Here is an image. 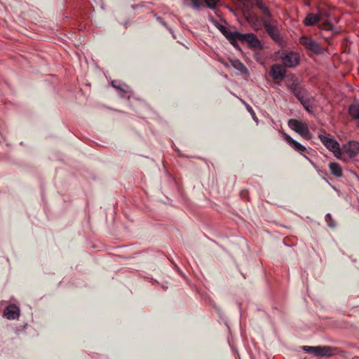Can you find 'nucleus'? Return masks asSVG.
<instances>
[{"label":"nucleus","mask_w":359,"mask_h":359,"mask_svg":"<svg viewBox=\"0 0 359 359\" xmlns=\"http://www.w3.org/2000/svg\"><path fill=\"white\" fill-rule=\"evenodd\" d=\"M233 0V5L227 8L233 13L241 22L245 19L247 22H271V12L268 6L262 0Z\"/></svg>","instance_id":"nucleus-1"},{"label":"nucleus","mask_w":359,"mask_h":359,"mask_svg":"<svg viewBox=\"0 0 359 359\" xmlns=\"http://www.w3.org/2000/svg\"><path fill=\"white\" fill-rule=\"evenodd\" d=\"M214 25L225 36L231 45L238 52L243 50L238 41L246 44L252 50H262L264 48L263 42L253 32L242 33L237 30L231 31L224 24H214Z\"/></svg>","instance_id":"nucleus-2"},{"label":"nucleus","mask_w":359,"mask_h":359,"mask_svg":"<svg viewBox=\"0 0 359 359\" xmlns=\"http://www.w3.org/2000/svg\"><path fill=\"white\" fill-rule=\"evenodd\" d=\"M290 77L291 81L286 82L285 86L290 90V93L294 96L299 102L302 99H306V97L310 95L308 90L301 84L300 81L294 74H290Z\"/></svg>","instance_id":"nucleus-3"},{"label":"nucleus","mask_w":359,"mask_h":359,"mask_svg":"<svg viewBox=\"0 0 359 359\" xmlns=\"http://www.w3.org/2000/svg\"><path fill=\"white\" fill-rule=\"evenodd\" d=\"M306 353L316 357H331L334 355L332 347L329 346H303L301 348Z\"/></svg>","instance_id":"nucleus-4"},{"label":"nucleus","mask_w":359,"mask_h":359,"mask_svg":"<svg viewBox=\"0 0 359 359\" xmlns=\"http://www.w3.org/2000/svg\"><path fill=\"white\" fill-rule=\"evenodd\" d=\"M301 44L305 49L315 55H320L324 53V48L314 39L309 36H303L300 38Z\"/></svg>","instance_id":"nucleus-5"},{"label":"nucleus","mask_w":359,"mask_h":359,"mask_svg":"<svg viewBox=\"0 0 359 359\" xmlns=\"http://www.w3.org/2000/svg\"><path fill=\"white\" fill-rule=\"evenodd\" d=\"M282 136L284 140L297 152L299 154L304 156V158L309 160L312 165H314L313 162L310 160L306 156V154L308 152L307 149L305 146L299 143V142L294 140L290 135H289L285 132L283 131L281 133Z\"/></svg>","instance_id":"nucleus-6"},{"label":"nucleus","mask_w":359,"mask_h":359,"mask_svg":"<svg viewBox=\"0 0 359 359\" xmlns=\"http://www.w3.org/2000/svg\"><path fill=\"white\" fill-rule=\"evenodd\" d=\"M220 0H184L186 4L196 10L208 8L215 10Z\"/></svg>","instance_id":"nucleus-7"},{"label":"nucleus","mask_w":359,"mask_h":359,"mask_svg":"<svg viewBox=\"0 0 359 359\" xmlns=\"http://www.w3.org/2000/svg\"><path fill=\"white\" fill-rule=\"evenodd\" d=\"M284 67L293 68L297 66L300 61L298 53L293 51H283L280 55Z\"/></svg>","instance_id":"nucleus-8"},{"label":"nucleus","mask_w":359,"mask_h":359,"mask_svg":"<svg viewBox=\"0 0 359 359\" xmlns=\"http://www.w3.org/2000/svg\"><path fill=\"white\" fill-rule=\"evenodd\" d=\"M264 30L271 39L280 46H284V41L280 36V29L276 24H263Z\"/></svg>","instance_id":"nucleus-9"},{"label":"nucleus","mask_w":359,"mask_h":359,"mask_svg":"<svg viewBox=\"0 0 359 359\" xmlns=\"http://www.w3.org/2000/svg\"><path fill=\"white\" fill-rule=\"evenodd\" d=\"M318 137L324 146L328 150L333 152L336 157L339 158L338 154H339L341 151L339 142L332 137H327L321 134L318 135Z\"/></svg>","instance_id":"nucleus-10"},{"label":"nucleus","mask_w":359,"mask_h":359,"mask_svg":"<svg viewBox=\"0 0 359 359\" xmlns=\"http://www.w3.org/2000/svg\"><path fill=\"white\" fill-rule=\"evenodd\" d=\"M20 313V307L15 304H8L3 310V316L9 320H18Z\"/></svg>","instance_id":"nucleus-11"},{"label":"nucleus","mask_w":359,"mask_h":359,"mask_svg":"<svg viewBox=\"0 0 359 359\" xmlns=\"http://www.w3.org/2000/svg\"><path fill=\"white\" fill-rule=\"evenodd\" d=\"M341 150L349 158H353L359 154V142L350 140L342 146Z\"/></svg>","instance_id":"nucleus-12"},{"label":"nucleus","mask_w":359,"mask_h":359,"mask_svg":"<svg viewBox=\"0 0 359 359\" xmlns=\"http://www.w3.org/2000/svg\"><path fill=\"white\" fill-rule=\"evenodd\" d=\"M286 69L280 65H273L269 71V75L276 83H279L286 76Z\"/></svg>","instance_id":"nucleus-13"},{"label":"nucleus","mask_w":359,"mask_h":359,"mask_svg":"<svg viewBox=\"0 0 359 359\" xmlns=\"http://www.w3.org/2000/svg\"><path fill=\"white\" fill-rule=\"evenodd\" d=\"M111 86L120 92L119 96L121 97H128L129 98L130 97L132 90L126 83L121 81L114 80L111 81Z\"/></svg>","instance_id":"nucleus-14"},{"label":"nucleus","mask_w":359,"mask_h":359,"mask_svg":"<svg viewBox=\"0 0 359 359\" xmlns=\"http://www.w3.org/2000/svg\"><path fill=\"white\" fill-rule=\"evenodd\" d=\"M289 127L301 136L306 134L309 127L305 123L297 119L291 118L288 121Z\"/></svg>","instance_id":"nucleus-15"},{"label":"nucleus","mask_w":359,"mask_h":359,"mask_svg":"<svg viewBox=\"0 0 359 359\" xmlns=\"http://www.w3.org/2000/svg\"><path fill=\"white\" fill-rule=\"evenodd\" d=\"M204 299L217 311V315L219 316V318L224 321L225 325L229 328V323H228L227 320H225V318H224V313H223L222 309L219 306H217L215 302L209 296H208Z\"/></svg>","instance_id":"nucleus-16"},{"label":"nucleus","mask_w":359,"mask_h":359,"mask_svg":"<svg viewBox=\"0 0 359 359\" xmlns=\"http://www.w3.org/2000/svg\"><path fill=\"white\" fill-rule=\"evenodd\" d=\"M231 66L236 70L239 71L241 74H248L249 71L245 65L239 60L235 59L230 61Z\"/></svg>","instance_id":"nucleus-17"},{"label":"nucleus","mask_w":359,"mask_h":359,"mask_svg":"<svg viewBox=\"0 0 359 359\" xmlns=\"http://www.w3.org/2000/svg\"><path fill=\"white\" fill-rule=\"evenodd\" d=\"M348 114L353 120L359 121V104H351L348 107ZM357 126L359 128V122Z\"/></svg>","instance_id":"nucleus-18"},{"label":"nucleus","mask_w":359,"mask_h":359,"mask_svg":"<svg viewBox=\"0 0 359 359\" xmlns=\"http://www.w3.org/2000/svg\"><path fill=\"white\" fill-rule=\"evenodd\" d=\"M331 173L337 177L342 176V169L339 164L337 162H331L329 164Z\"/></svg>","instance_id":"nucleus-19"},{"label":"nucleus","mask_w":359,"mask_h":359,"mask_svg":"<svg viewBox=\"0 0 359 359\" xmlns=\"http://www.w3.org/2000/svg\"><path fill=\"white\" fill-rule=\"evenodd\" d=\"M313 100V97H311V95H309L308 97H306V99H302V100L299 101L301 104L303 106L304 109L309 113L313 112V107L311 105Z\"/></svg>","instance_id":"nucleus-20"},{"label":"nucleus","mask_w":359,"mask_h":359,"mask_svg":"<svg viewBox=\"0 0 359 359\" xmlns=\"http://www.w3.org/2000/svg\"><path fill=\"white\" fill-rule=\"evenodd\" d=\"M321 20V15L319 13H310L306 17L303 22H319Z\"/></svg>","instance_id":"nucleus-21"},{"label":"nucleus","mask_w":359,"mask_h":359,"mask_svg":"<svg viewBox=\"0 0 359 359\" xmlns=\"http://www.w3.org/2000/svg\"><path fill=\"white\" fill-rule=\"evenodd\" d=\"M28 327V323H25L23 325H18L15 328V334L17 335H20L22 333L25 332V330Z\"/></svg>","instance_id":"nucleus-22"},{"label":"nucleus","mask_w":359,"mask_h":359,"mask_svg":"<svg viewBox=\"0 0 359 359\" xmlns=\"http://www.w3.org/2000/svg\"><path fill=\"white\" fill-rule=\"evenodd\" d=\"M325 220L327 222V224L330 228H334L336 226V223L334 220L332 218L330 213H327L325 215Z\"/></svg>","instance_id":"nucleus-23"},{"label":"nucleus","mask_w":359,"mask_h":359,"mask_svg":"<svg viewBox=\"0 0 359 359\" xmlns=\"http://www.w3.org/2000/svg\"><path fill=\"white\" fill-rule=\"evenodd\" d=\"M246 109L248 110V111L251 114L252 116V119L254 120V121L258 124L259 123V119L255 115V113L253 110V109L252 108V107H250L249 104H246Z\"/></svg>","instance_id":"nucleus-24"},{"label":"nucleus","mask_w":359,"mask_h":359,"mask_svg":"<svg viewBox=\"0 0 359 359\" xmlns=\"http://www.w3.org/2000/svg\"><path fill=\"white\" fill-rule=\"evenodd\" d=\"M315 25L316 24H310V23L305 24V25H306V26H311V25ZM320 25H322L321 28L325 29L326 30L332 29V27L334 25V24H320Z\"/></svg>","instance_id":"nucleus-25"},{"label":"nucleus","mask_w":359,"mask_h":359,"mask_svg":"<svg viewBox=\"0 0 359 359\" xmlns=\"http://www.w3.org/2000/svg\"><path fill=\"white\" fill-rule=\"evenodd\" d=\"M302 137H304L306 140H310L312 139L313 137V135L311 133L310 130H309V128L308 129V132L306 133V134H304L303 135H302Z\"/></svg>","instance_id":"nucleus-26"},{"label":"nucleus","mask_w":359,"mask_h":359,"mask_svg":"<svg viewBox=\"0 0 359 359\" xmlns=\"http://www.w3.org/2000/svg\"><path fill=\"white\" fill-rule=\"evenodd\" d=\"M163 25H164V27H166V28L170 31V32L171 33V34H172V37H173L174 39H176V36H175V34L173 33V32H172V29H171V28H170V27L168 26V24L164 23V24H163Z\"/></svg>","instance_id":"nucleus-27"},{"label":"nucleus","mask_w":359,"mask_h":359,"mask_svg":"<svg viewBox=\"0 0 359 359\" xmlns=\"http://www.w3.org/2000/svg\"><path fill=\"white\" fill-rule=\"evenodd\" d=\"M175 268L176 269V270L179 272L180 274L182 275V271L180 269V268L177 266V264H175Z\"/></svg>","instance_id":"nucleus-28"},{"label":"nucleus","mask_w":359,"mask_h":359,"mask_svg":"<svg viewBox=\"0 0 359 359\" xmlns=\"http://www.w3.org/2000/svg\"><path fill=\"white\" fill-rule=\"evenodd\" d=\"M97 359H108V358L106 355H99Z\"/></svg>","instance_id":"nucleus-29"},{"label":"nucleus","mask_w":359,"mask_h":359,"mask_svg":"<svg viewBox=\"0 0 359 359\" xmlns=\"http://www.w3.org/2000/svg\"><path fill=\"white\" fill-rule=\"evenodd\" d=\"M258 57H259V53H256V54L255 55V58L257 60H258Z\"/></svg>","instance_id":"nucleus-30"},{"label":"nucleus","mask_w":359,"mask_h":359,"mask_svg":"<svg viewBox=\"0 0 359 359\" xmlns=\"http://www.w3.org/2000/svg\"><path fill=\"white\" fill-rule=\"evenodd\" d=\"M258 57H259V53H256V54L255 55V58L257 60H258Z\"/></svg>","instance_id":"nucleus-31"},{"label":"nucleus","mask_w":359,"mask_h":359,"mask_svg":"<svg viewBox=\"0 0 359 359\" xmlns=\"http://www.w3.org/2000/svg\"><path fill=\"white\" fill-rule=\"evenodd\" d=\"M161 287H162V288H163V290H165L168 289V286H167V285H162V286H161Z\"/></svg>","instance_id":"nucleus-32"},{"label":"nucleus","mask_w":359,"mask_h":359,"mask_svg":"<svg viewBox=\"0 0 359 359\" xmlns=\"http://www.w3.org/2000/svg\"><path fill=\"white\" fill-rule=\"evenodd\" d=\"M238 309H239L240 313H241V303H238Z\"/></svg>","instance_id":"nucleus-33"},{"label":"nucleus","mask_w":359,"mask_h":359,"mask_svg":"<svg viewBox=\"0 0 359 359\" xmlns=\"http://www.w3.org/2000/svg\"><path fill=\"white\" fill-rule=\"evenodd\" d=\"M253 25H254V27H255V28H257H257H259L258 25H259V24L255 23V24H253Z\"/></svg>","instance_id":"nucleus-34"},{"label":"nucleus","mask_w":359,"mask_h":359,"mask_svg":"<svg viewBox=\"0 0 359 359\" xmlns=\"http://www.w3.org/2000/svg\"><path fill=\"white\" fill-rule=\"evenodd\" d=\"M177 151L178 154H179L180 156H183V155L182 154L181 151H180L179 149H177Z\"/></svg>","instance_id":"nucleus-35"},{"label":"nucleus","mask_w":359,"mask_h":359,"mask_svg":"<svg viewBox=\"0 0 359 359\" xmlns=\"http://www.w3.org/2000/svg\"><path fill=\"white\" fill-rule=\"evenodd\" d=\"M328 184H329L332 187V189H333L336 190V188H335L334 186H332V185L330 183H329V182H328Z\"/></svg>","instance_id":"nucleus-36"},{"label":"nucleus","mask_w":359,"mask_h":359,"mask_svg":"<svg viewBox=\"0 0 359 359\" xmlns=\"http://www.w3.org/2000/svg\"><path fill=\"white\" fill-rule=\"evenodd\" d=\"M322 22L325 23V22H328V20H323Z\"/></svg>","instance_id":"nucleus-37"}]
</instances>
